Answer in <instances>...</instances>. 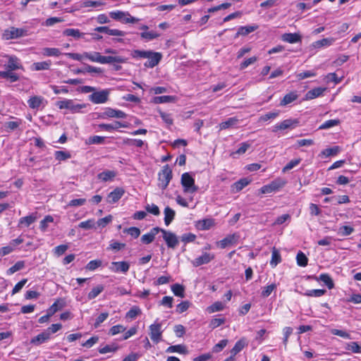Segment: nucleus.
Wrapping results in <instances>:
<instances>
[{
	"label": "nucleus",
	"mask_w": 361,
	"mask_h": 361,
	"mask_svg": "<svg viewBox=\"0 0 361 361\" xmlns=\"http://www.w3.org/2000/svg\"><path fill=\"white\" fill-rule=\"evenodd\" d=\"M341 152L339 146H334L333 147L326 148L321 152L320 155L326 157H334L338 154Z\"/></svg>",
	"instance_id": "c9c22d12"
},
{
	"label": "nucleus",
	"mask_w": 361,
	"mask_h": 361,
	"mask_svg": "<svg viewBox=\"0 0 361 361\" xmlns=\"http://www.w3.org/2000/svg\"><path fill=\"white\" fill-rule=\"evenodd\" d=\"M341 123L339 119H331L324 122L319 128V129H329L339 125Z\"/></svg>",
	"instance_id": "09e8293b"
},
{
	"label": "nucleus",
	"mask_w": 361,
	"mask_h": 361,
	"mask_svg": "<svg viewBox=\"0 0 361 361\" xmlns=\"http://www.w3.org/2000/svg\"><path fill=\"white\" fill-rule=\"evenodd\" d=\"M166 353H178L180 354H186L188 353V350L184 345H175L169 346L166 350Z\"/></svg>",
	"instance_id": "e433bc0d"
},
{
	"label": "nucleus",
	"mask_w": 361,
	"mask_h": 361,
	"mask_svg": "<svg viewBox=\"0 0 361 361\" xmlns=\"http://www.w3.org/2000/svg\"><path fill=\"white\" fill-rule=\"evenodd\" d=\"M250 147V144L245 142H242L240 145V147L235 151L231 154V156L233 158H235V154H243L246 152V151Z\"/></svg>",
	"instance_id": "a18cd8bd"
},
{
	"label": "nucleus",
	"mask_w": 361,
	"mask_h": 361,
	"mask_svg": "<svg viewBox=\"0 0 361 361\" xmlns=\"http://www.w3.org/2000/svg\"><path fill=\"white\" fill-rule=\"evenodd\" d=\"M112 272L126 274L130 269V264L128 262H112L109 268Z\"/></svg>",
	"instance_id": "9d476101"
},
{
	"label": "nucleus",
	"mask_w": 361,
	"mask_h": 361,
	"mask_svg": "<svg viewBox=\"0 0 361 361\" xmlns=\"http://www.w3.org/2000/svg\"><path fill=\"white\" fill-rule=\"evenodd\" d=\"M160 232L159 227H154L150 231L146 234H144L141 237V242L144 244H149L152 243L157 234Z\"/></svg>",
	"instance_id": "6ab92c4d"
},
{
	"label": "nucleus",
	"mask_w": 361,
	"mask_h": 361,
	"mask_svg": "<svg viewBox=\"0 0 361 361\" xmlns=\"http://www.w3.org/2000/svg\"><path fill=\"white\" fill-rule=\"evenodd\" d=\"M160 232L162 233V237L169 248L175 249L178 243V236L173 232L166 231L160 228Z\"/></svg>",
	"instance_id": "6e6552de"
},
{
	"label": "nucleus",
	"mask_w": 361,
	"mask_h": 361,
	"mask_svg": "<svg viewBox=\"0 0 361 361\" xmlns=\"http://www.w3.org/2000/svg\"><path fill=\"white\" fill-rule=\"evenodd\" d=\"M307 279H314L316 281H322L329 289H332L334 288V283L331 278V276L328 274H322L319 275V277L312 275V276H307Z\"/></svg>",
	"instance_id": "dca6fc26"
},
{
	"label": "nucleus",
	"mask_w": 361,
	"mask_h": 361,
	"mask_svg": "<svg viewBox=\"0 0 361 361\" xmlns=\"http://www.w3.org/2000/svg\"><path fill=\"white\" fill-rule=\"evenodd\" d=\"M104 290V286L102 284H99L97 286L94 287L87 294L88 300H93L97 298L103 290Z\"/></svg>",
	"instance_id": "f704fd0d"
},
{
	"label": "nucleus",
	"mask_w": 361,
	"mask_h": 361,
	"mask_svg": "<svg viewBox=\"0 0 361 361\" xmlns=\"http://www.w3.org/2000/svg\"><path fill=\"white\" fill-rule=\"evenodd\" d=\"M37 213H32L28 216L22 217L19 219L18 227H28L37 220Z\"/></svg>",
	"instance_id": "aec40b11"
},
{
	"label": "nucleus",
	"mask_w": 361,
	"mask_h": 361,
	"mask_svg": "<svg viewBox=\"0 0 361 361\" xmlns=\"http://www.w3.org/2000/svg\"><path fill=\"white\" fill-rule=\"evenodd\" d=\"M296 261L298 266L304 267L307 265L308 258L301 251H300L296 256Z\"/></svg>",
	"instance_id": "49530a36"
},
{
	"label": "nucleus",
	"mask_w": 361,
	"mask_h": 361,
	"mask_svg": "<svg viewBox=\"0 0 361 361\" xmlns=\"http://www.w3.org/2000/svg\"><path fill=\"white\" fill-rule=\"evenodd\" d=\"M102 264V262L99 259L91 260L90 262H89L87 263L85 268L87 270L94 271V270L97 269L98 267H101Z\"/></svg>",
	"instance_id": "338daca9"
},
{
	"label": "nucleus",
	"mask_w": 361,
	"mask_h": 361,
	"mask_svg": "<svg viewBox=\"0 0 361 361\" xmlns=\"http://www.w3.org/2000/svg\"><path fill=\"white\" fill-rule=\"evenodd\" d=\"M334 38H324L322 39L314 42L313 43V47L317 49L323 47H329L334 43Z\"/></svg>",
	"instance_id": "4c0bfd02"
},
{
	"label": "nucleus",
	"mask_w": 361,
	"mask_h": 361,
	"mask_svg": "<svg viewBox=\"0 0 361 361\" xmlns=\"http://www.w3.org/2000/svg\"><path fill=\"white\" fill-rule=\"evenodd\" d=\"M51 66V61L50 60L35 62L30 66V69L35 71L49 70Z\"/></svg>",
	"instance_id": "5701e85b"
},
{
	"label": "nucleus",
	"mask_w": 361,
	"mask_h": 361,
	"mask_svg": "<svg viewBox=\"0 0 361 361\" xmlns=\"http://www.w3.org/2000/svg\"><path fill=\"white\" fill-rule=\"evenodd\" d=\"M85 59H89L92 62H97L102 64L106 63H125L127 62L128 59L121 56H102L99 52H84Z\"/></svg>",
	"instance_id": "f03ea898"
},
{
	"label": "nucleus",
	"mask_w": 361,
	"mask_h": 361,
	"mask_svg": "<svg viewBox=\"0 0 361 361\" xmlns=\"http://www.w3.org/2000/svg\"><path fill=\"white\" fill-rule=\"evenodd\" d=\"M301 162V159H295L290 161L282 169L283 173H286L292 169H293L295 166H298Z\"/></svg>",
	"instance_id": "4d7b16f0"
},
{
	"label": "nucleus",
	"mask_w": 361,
	"mask_h": 361,
	"mask_svg": "<svg viewBox=\"0 0 361 361\" xmlns=\"http://www.w3.org/2000/svg\"><path fill=\"white\" fill-rule=\"evenodd\" d=\"M175 100V97L169 95L157 96L153 98V103L154 104H163L173 102Z\"/></svg>",
	"instance_id": "58836bf2"
},
{
	"label": "nucleus",
	"mask_w": 361,
	"mask_h": 361,
	"mask_svg": "<svg viewBox=\"0 0 361 361\" xmlns=\"http://www.w3.org/2000/svg\"><path fill=\"white\" fill-rule=\"evenodd\" d=\"M180 183L185 193H194L198 190V187L195 183V179L190 173L185 172L182 174Z\"/></svg>",
	"instance_id": "39448f33"
},
{
	"label": "nucleus",
	"mask_w": 361,
	"mask_h": 361,
	"mask_svg": "<svg viewBox=\"0 0 361 361\" xmlns=\"http://www.w3.org/2000/svg\"><path fill=\"white\" fill-rule=\"evenodd\" d=\"M326 293L325 289H312L307 290L305 293H302L303 295L308 297L319 298L324 295Z\"/></svg>",
	"instance_id": "a19ab883"
},
{
	"label": "nucleus",
	"mask_w": 361,
	"mask_h": 361,
	"mask_svg": "<svg viewBox=\"0 0 361 361\" xmlns=\"http://www.w3.org/2000/svg\"><path fill=\"white\" fill-rule=\"evenodd\" d=\"M353 227L350 226H342L339 228L338 233L341 236H348L354 232Z\"/></svg>",
	"instance_id": "5fc2aeb1"
},
{
	"label": "nucleus",
	"mask_w": 361,
	"mask_h": 361,
	"mask_svg": "<svg viewBox=\"0 0 361 361\" xmlns=\"http://www.w3.org/2000/svg\"><path fill=\"white\" fill-rule=\"evenodd\" d=\"M123 143L130 146L134 145L137 147H142L144 145V142L142 140L130 138L125 139Z\"/></svg>",
	"instance_id": "680f3d73"
},
{
	"label": "nucleus",
	"mask_w": 361,
	"mask_h": 361,
	"mask_svg": "<svg viewBox=\"0 0 361 361\" xmlns=\"http://www.w3.org/2000/svg\"><path fill=\"white\" fill-rule=\"evenodd\" d=\"M109 16L111 18L120 20L122 23H123V19L126 18L128 16L127 12L121 11H111L109 13Z\"/></svg>",
	"instance_id": "de8ad7c7"
},
{
	"label": "nucleus",
	"mask_w": 361,
	"mask_h": 361,
	"mask_svg": "<svg viewBox=\"0 0 361 361\" xmlns=\"http://www.w3.org/2000/svg\"><path fill=\"white\" fill-rule=\"evenodd\" d=\"M238 123V119L236 117H231L226 121L221 122L219 124L220 130H225L236 126Z\"/></svg>",
	"instance_id": "72a5a7b5"
},
{
	"label": "nucleus",
	"mask_w": 361,
	"mask_h": 361,
	"mask_svg": "<svg viewBox=\"0 0 361 361\" xmlns=\"http://www.w3.org/2000/svg\"><path fill=\"white\" fill-rule=\"evenodd\" d=\"M115 171L106 170L97 174V178L102 182L112 181L116 176Z\"/></svg>",
	"instance_id": "412c9836"
},
{
	"label": "nucleus",
	"mask_w": 361,
	"mask_h": 361,
	"mask_svg": "<svg viewBox=\"0 0 361 361\" xmlns=\"http://www.w3.org/2000/svg\"><path fill=\"white\" fill-rule=\"evenodd\" d=\"M281 39L283 42L294 44L301 42V36L298 33H284L281 35Z\"/></svg>",
	"instance_id": "b1692460"
},
{
	"label": "nucleus",
	"mask_w": 361,
	"mask_h": 361,
	"mask_svg": "<svg viewBox=\"0 0 361 361\" xmlns=\"http://www.w3.org/2000/svg\"><path fill=\"white\" fill-rule=\"evenodd\" d=\"M276 288V285L275 283H271L269 286H267L262 288L261 295L264 298L269 297L272 291Z\"/></svg>",
	"instance_id": "bf43d9fd"
},
{
	"label": "nucleus",
	"mask_w": 361,
	"mask_h": 361,
	"mask_svg": "<svg viewBox=\"0 0 361 361\" xmlns=\"http://www.w3.org/2000/svg\"><path fill=\"white\" fill-rule=\"evenodd\" d=\"M0 78L8 80L11 82H14L20 80L18 74L11 71H0Z\"/></svg>",
	"instance_id": "c756f323"
},
{
	"label": "nucleus",
	"mask_w": 361,
	"mask_h": 361,
	"mask_svg": "<svg viewBox=\"0 0 361 361\" xmlns=\"http://www.w3.org/2000/svg\"><path fill=\"white\" fill-rule=\"evenodd\" d=\"M161 325L159 323H154L149 326V336L152 341L158 343L161 338Z\"/></svg>",
	"instance_id": "9b49d317"
},
{
	"label": "nucleus",
	"mask_w": 361,
	"mask_h": 361,
	"mask_svg": "<svg viewBox=\"0 0 361 361\" xmlns=\"http://www.w3.org/2000/svg\"><path fill=\"white\" fill-rule=\"evenodd\" d=\"M105 137L99 135L90 137L87 143L90 145H101L104 142Z\"/></svg>",
	"instance_id": "0e129e2a"
},
{
	"label": "nucleus",
	"mask_w": 361,
	"mask_h": 361,
	"mask_svg": "<svg viewBox=\"0 0 361 361\" xmlns=\"http://www.w3.org/2000/svg\"><path fill=\"white\" fill-rule=\"evenodd\" d=\"M142 311L138 306L132 307L126 313V317L131 319H135L138 315L141 314Z\"/></svg>",
	"instance_id": "37998d69"
},
{
	"label": "nucleus",
	"mask_w": 361,
	"mask_h": 361,
	"mask_svg": "<svg viewBox=\"0 0 361 361\" xmlns=\"http://www.w3.org/2000/svg\"><path fill=\"white\" fill-rule=\"evenodd\" d=\"M298 97L296 92H290L286 94L280 102L281 106H286L295 101Z\"/></svg>",
	"instance_id": "2f4dec72"
},
{
	"label": "nucleus",
	"mask_w": 361,
	"mask_h": 361,
	"mask_svg": "<svg viewBox=\"0 0 361 361\" xmlns=\"http://www.w3.org/2000/svg\"><path fill=\"white\" fill-rule=\"evenodd\" d=\"M109 91L103 90L99 92H94L89 96V99L94 104H104L108 101Z\"/></svg>",
	"instance_id": "1a4fd4ad"
},
{
	"label": "nucleus",
	"mask_w": 361,
	"mask_h": 361,
	"mask_svg": "<svg viewBox=\"0 0 361 361\" xmlns=\"http://www.w3.org/2000/svg\"><path fill=\"white\" fill-rule=\"evenodd\" d=\"M102 117L124 118L126 117V114L121 110L114 109L108 107L106 108L104 111L102 113Z\"/></svg>",
	"instance_id": "f3484780"
},
{
	"label": "nucleus",
	"mask_w": 361,
	"mask_h": 361,
	"mask_svg": "<svg viewBox=\"0 0 361 361\" xmlns=\"http://www.w3.org/2000/svg\"><path fill=\"white\" fill-rule=\"evenodd\" d=\"M214 225L213 219H204L197 222L196 226L199 230L206 231L211 228Z\"/></svg>",
	"instance_id": "bb28decb"
},
{
	"label": "nucleus",
	"mask_w": 361,
	"mask_h": 361,
	"mask_svg": "<svg viewBox=\"0 0 361 361\" xmlns=\"http://www.w3.org/2000/svg\"><path fill=\"white\" fill-rule=\"evenodd\" d=\"M346 349L348 350H351L354 353H361V346L358 344L357 342H350L348 344Z\"/></svg>",
	"instance_id": "774afa93"
},
{
	"label": "nucleus",
	"mask_w": 361,
	"mask_h": 361,
	"mask_svg": "<svg viewBox=\"0 0 361 361\" xmlns=\"http://www.w3.org/2000/svg\"><path fill=\"white\" fill-rule=\"evenodd\" d=\"M214 259V255L204 252L201 256L196 257L192 261V264L194 267H200L202 264H206L210 262Z\"/></svg>",
	"instance_id": "4468645a"
},
{
	"label": "nucleus",
	"mask_w": 361,
	"mask_h": 361,
	"mask_svg": "<svg viewBox=\"0 0 361 361\" xmlns=\"http://www.w3.org/2000/svg\"><path fill=\"white\" fill-rule=\"evenodd\" d=\"M245 346V342L244 340L240 339V340L238 341L235 343L233 348L231 350L232 356H234L236 354H238L239 352H240L244 348Z\"/></svg>",
	"instance_id": "3c124183"
},
{
	"label": "nucleus",
	"mask_w": 361,
	"mask_h": 361,
	"mask_svg": "<svg viewBox=\"0 0 361 361\" xmlns=\"http://www.w3.org/2000/svg\"><path fill=\"white\" fill-rule=\"evenodd\" d=\"M281 262V257L280 252L278 250H276L275 247H274L272 250L270 264L272 267H275Z\"/></svg>",
	"instance_id": "ea45409f"
},
{
	"label": "nucleus",
	"mask_w": 361,
	"mask_h": 361,
	"mask_svg": "<svg viewBox=\"0 0 361 361\" xmlns=\"http://www.w3.org/2000/svg\"><path fill=\"white\" fill-rule=\"evenodd\" d=\"M145 210L147 212H149L154 216H159L160 214L159 208L158 207L157 205H156L154 204H147L145 206Z\"/></svg>",
	"instance_id": "69168bd1"
},
{
	"label": "nucleus",
	"mask_w": 361,
	"mask_h": 361,
	"mask_svg": "<svg viewBox=\"0 0 361 361\" xmlns=\"http://www.w3.org/2000/svg\"><path fill=\"white\" fill-rule=\"evenodd\" d=\"M65 305V302L63 299H57L47 310L49 315L52 316L59 310H61Z\"/></svg>",
	"instance_id": "c85d7f7f"
},
{
	"label": "nucleus",
	"mask_w": 361,
	"mask_h": 361,
	"mask_svg": "<svg viewBox=\"0 0 361 361\" xmlns=\"http://www.w3.org/2000/svg\"><path fill=\"white\" fill-rule=\"evenodd\" d=\"M250 182L247 178H241L234 183V188L237 192H239L247 186Z\"/></svg>",
	"instance_id": "13d9d810"
},
{
	"label": "nucleus",
	"mask_w": 361,
	"mask_h": 361,
	"mask_svg": "<svg viewBox=\"0 0 361 361\" xmlns=\"http://www.w3.org/2000/svg\"><path fill=\"white\" fill-rule=\"evenodd\" d=\"M140 36L142 38L147 39V41L152 40L154 39H156L160 36V34L154 32V31H149V32H143L140 34Z\"/></svg>",
	"instance_id": "052dcab7"
},
{
	"label": "nucleus",
	"mask_w": 361,
	"mask_h": 361,
	"mask_svg": "<svg viewBox=\"0 0 361 361\" xmlns=\"http://www.w3.org/2000/svg\"><path fill=\"white\" fill-rule=\"evenodd\" d=\"M287 181L283 178H278L273 181H271L269 184L264 185L261 188V192L262 194L271 193L272 192H275L279 190L280 188H282L286 185Z\"/></svg>",
	"instance_id": "0eeeda50"
},
{
	"label": "nucleus",
	"mask_w": 361,
	"mask_h": 361,
	"mask_svg": "<svg viewBox=\"0 0 361 361\" xmlns=\"http://www.w3.org/2000/svg\"><path fill=\"white\" fill-rule=\"evenodd\" d=\"M54 221V218L50 216H46L41 221L39 228L42 231H45L48 227V224Z\"/></svg>",
	"instance_id": "e2e57ef3"
},
{
	"label": "nucleus",
	"mask_w": 361,
	"mask_h": 361,
	"mask_svg": "<svg viewBox=\"0 0 361 361\" xmlns=\"http://www.w3.org/2000/svg\"><path fill=\"white\" fill-rule=\"evenodd\" d=\"M172 178L173 173L169 165H164L161 170L158 173V187L161 190H164L168 187Z\"/></svg>",
	"instance_id": "7ed1b4c3"
},
{
	"label": "nucleus",
	"mask_w": 361,
	"mask_h": 361,
	"mask_svg": "<svg viewBox=\"0 0 361 361\" xmlns=\"http://www.w3.org/2000/svg\"><path fill=\"white\" fill-rule=\"evenodd\" d=\"M118 348V346L116 343H112L110 345H106L104 347H101L98 349V351L100 354H106L107 353L116 352Z\"/></svg>",
	"instance_id": "c03bdc74"
},
{
	"label": "nucleus",
	"mask_w": 361,
	"mask_h": 361,
	"mask_svg": "<svg viewBox=\"0 0 361 361\" xmlns=\"http://www.w3.org/2000/svg\"><path fill=\"white\" fill-rule=\"evenodd\" d=\"M42 54L46 56H59L61 52L57 48L45 47L42 49Z\"/></svg>",
	"instance_id": "79ce46f5"
},
{
	"label": "nucleus",
	"mask_w": 361,
	"mask_h": 361,
	"mask_svg": "<svg viewBox=\"0 0 361 361\" xmlns=\"http://www.w3.org/2000/svg\"><path fill=\"white\" fill-rule=\"evenodd\" d=\"M238 238L239 235L237 233L230 234L216 243L221 249H224L228 245L237 243Z\"/></svg>",
	"instance_id": "2eb2a0df"
},
{
	"label": "nucleus",
	"mask_w": 361,
	"mask_h": 361,
	"mask_svg": "<svg viewBox=\"0 0 361 361\" xmlns=\"http://www.w3.org/2000/svg\"><path fill=\"white\" fill-rule=\"evenodd\" d=\"M297 119H286L277 123L274 126L273 132H276L279 130H286L288 128H293L298 124Z\"/></svg>",
	"instance_id": "f8f14e48"
},
{
	"label": "nucleus",
	"mask_w": 361,
	"mask_h": 361,
	"mask_svg": "<svg viewBox=\"0 0 361 361\" xmlns=\"http://www.w3.org/2000/svg\"><path fill=\"white\" fill-rule=\"evenodd\" d=\"M326 90V87H318L308 91L305 94V99L311 100L319 97Z\"/></svg>",
	"instance_id": "4be33fe9"
},
{
	"label": "nucleus",
	"mask_w": 361,
	"mask_h": 361,
	"mask_svg": "<svg viewBox=\"0 0 361 361\" xmlns=\"http://www.w3.org/2000/svg\"><path fill=\"white\" fill-rule=\"evenodd\" d=\"M124 193V189L118 187L108 195L106 201L109 204L116 203L122 197Z\"/></svg>",
	"instance_id": "a211bd4d"
},
{
	"label": "nucleus",
	"mask_w": 361,
	"mask_h": 361,
	"mask_svg": "<svg viewBox=\"0 0 361 361\" xmlns=\"http://www.w3.org/2000/svg\"><path fill=\"white\" fill-rule=\"evenodd\" d=\"M24 267H25V262L24 261H18L13 266H12L7 270V274L11 275V274H14L15 272L23 269Z\"/></svg>",
	"instance_id": "603ef678"
},
{
	"label": "nucleus",
	"mask_w": 361,
	"mask_h": 361,
	"mask_svg": "<svg viewBox=\"0 0 361 361\" xmlns=\"http://www.w3.org/2000/svg\"><path fill=\"white\" fill-rule=\"evenodd\" d=\"M171 290L175 295L180 297V298L184 297L185 288L182 285L178 284V283H175V284L172 285Z\"/></svg>",
	"instance_id": "8fccbe9b"
},
{
	"label": "nucleus",
	"mask_w": 361,
	"mask_h": 361,
	"mask_svg": "<svg viewBox=\"0 0 361 361\" xmlns=\"http://www.w3.org/2000/svg\"><path fill=\"white\" fill-rule=\"evenodd\" d=\"M27 29L25 27L18 28L11 27L4 30L3 33L4 39L6 40L18 39L20 37L27 36L28 35Z\"/></svg>",
	"instance_id": "423d86ee"
},
{
	"label": "nucleus",
	"mask_w": 361,
	"mask_h": 361,
	"mask_svg": "<svg viewBox=\"0 0 361 361\" xmlns=\"http://www.w3.org/2000/svg\"><path fill=\"white\" fill-rule=\"evenodd\" d=\"M164 223L166 226H169L174 219L176 212L169 207H166L164 211Z\"/></svg>",
	"instance_id": "7c9ffc66"
},
{
	"label": "nucleus",
	"mask_w": 361,
	"mask_h": 361,
	"mask_svg": "<svg viewBox=\"0 0 361 361\" xmlns=\"http://www.w3.org/2000/svg\"><path fill=\"white\" fill-rule=\"evenodd\" d=\"M133 59H147L144 63L145 67L152 68L157 66L162 59V54L160 52H156L151 50H133L130 53Z\"/></svg>",
	"instance_id": "f257e3e1"
},
{
	"label": "nucleus",
	"mask_w": 361,
	"mask_h": 361,
	"mask_svg": "<svg viewBox=\"0 0 361 361\" xmlns=\"http://www.w3.org/2000/svg\"><path fill=\"white\" fill-rule=\"evenodd\" d=\"M258 28H259V26L257 25L240 26L238 29V32L235 34V37H238L240 35L246 36L248 34L255 31Z\"/></svg>",
	"instance_id": "a878e982"
},
{
	"label": "nucleus",
	"mask_w": 361,
	"mask_h": 361,
	"mask_svg": "<svg viewBox=\"0 0 361 361\" xmlns=\"http://www.w3.org/2000/svg\"><path fill=\"white\" fill-rule=\"evenodd\" d=\"M6 71H14L18 69L24 70L20 59L16 56H11L8 58L7 64L5 65Z\"/></svg>",
	"instance_id": "ddd939ff"
},
{
	"label": "nucleus",
	"mask_w": 361,
	"mask_h": 361,
	"mask_svg": "<svg viewBox=\"0 0 361 361\" xmlns=\"http://www.w3.org/2000/svg\"><path fill=\"white\" fill-rule=\"evenodd\" d=\"M50 338L49 331H43L42 333L38 334L37 336L33 337L30 343L34 345H40L46 341H47Z\"/></svg>",
	"instance_id": "393cba45"
},
{
	"label": "nucleus",
	"mask_w": 361,
	"mask_h": 361,
	"mask_svg": "<svg viewBox=\"0 0 361 361\" xmlns=\"http://www.w3.org/2000/svg\"><path fill=\"white\" fill-rule=\"evenodd\" d=\"M63 35L67 37H73L75 39H80L83 37L85 34L81 32L78 29L67 28L63 31Z\"/></svg>",
	"instance_id": "473e14b6"
},
{
	"label": "nucleus",
	"mask_w": 361,
	"mask_h": 361,
	"mask_svg": "<svg viewBox=\"0 0 361 361\" xmlns=\"http://www.w3.org/2000/svg\"><path fill=\"white\" fill-rule=\"evenodd\" d=\"M56 106L60 109H68L72 114L80 113L82 109L85 108L87 105L85 104L76 103L73 99H63L56 102Z\"/></svg>",
	"instance_id": "20e7f679"
},
{
	"label": "nucleus",
	"mask_w": 361,
	"mask_h": 361,
	"mask_svg": "<svg viewBox=\"0 0 361 361\" xmlns=\"http://www.w3.org/2000/svg\"><path fill=\"white\" fill-rule=\"evenodd\" d=\"M44 99L41 96H33L27 100V104L30 108L32 109H37L40 107Z\"/></svg>",
	"instance_id": "cd10ccee"
},
{
	"label": "nucleus",
	"mask_w": 361,
	"mask_h": 361,
	"mask_svg": "<svg viewBox=\"0 0 361 361\" xmlns=\"http://www.w3.org/2000/svg\"><path fill=\"white\" fill-rule=\"evenodd\" d=\"M224 309V305L221 302H215L212 305L209 306L207 309L209 313H213L221 311Z\"/></svg>",
	"instance_id": "864d4df0"
},
{
	"label": "nucleus",
	"mask_w": 361,
	"mask_h": 361,
	"mask_svg": "<svg viewBox=\"0 0 361 361\" xmlns=\"http://www.w3.org/2000/svg\"><path fill=\"white\" fill-rule=\"evenodd\" d=\"M55 159L59 161L70 159L71 155L68 152L56 151L54 153Z\"/></svg>",
	"instance_id": "6e6d98bb"
}]
</instances>
